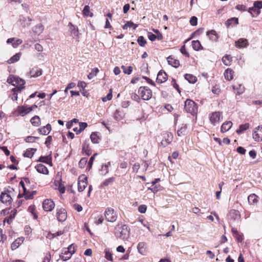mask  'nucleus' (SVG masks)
<instances>
[{
	"label": "nucleus",
	"mask_w": 262,
	"mask_h": 262,
	"mask_svg": "<svg viewBox=\"0 0 262 262\" xmlns=\"http://www.w3.org/2000/svg\"><path fill=\"white\" fill-rule=\"evenodd\" d=\"M82 13L83 15L85 16L92 17L93 15V13L90 12V8L88 5L84 7Z\"/></svg>",
	"instance_id": "a18cd8bd"
},
{
	"label": "nucleus",
	"mask_w": 262,
	"mask_h": 262,
	"mask_svg": "<svg viewBox=\"0 0 262 262\" xmlns=\"http://www.w3.org/2000/svg\"><path fill=\"white\" fill-rule=\"evenodd\" d=\"M104 216L106 221L110 222H115L118 217L116 212L111 207L106 209Z\"/></svg>",
	"instance_id": "39448f33"
},
{
	"label": "nucleus",
	"mask_w": 262,
	"mask_h": 262,
	"mask_svg": "<svg viewBox=\"0 0 262 262\" xmlns=\"http://www.w3.org/2000/svg\"><path fill=\"white\" fill-rule=\"evenodd\" d=\"M233 73L234 72L231 69H227L224 73V76L225 79L228 80H232L233 79Z\"/></svg>",
	"instance_id": "c756f323"
},
{
	"label": "nucleus",
	"mask_w": 262,
	"mask_h": 262,
	"mask_svg": "<svg viewBox=\"0 0 262 262\" xmlns=\"http://www.w3.org/2000/svg\"><path fill=\"white\" fill-rule=\"evenodd\" d=\"M151 184L152 185L151 187H149L148 189L155 193L160 189L161 186L160 185H156V182H152Z\"/></svg>",
	"instance_id": "79ce46f5"
},
{
	"label": "nucleus",
	"mask_w": 262,
	"mask_h": 262,
	"mask_svg": "<svg viewBox=\"0 0 262 262\" xmlns=\"http://www.w3.org/2000/svg\"><path fill=\"white\" fill-rule=\"evenodd\" d=\"M51 130V126L50 124H48L46 126L38 129L39 132L43 135H47L49 134Z\"/></svg>",
	"instance_id": "a878e982"
},
{
	"label": "nucleus",
	"mask_w": 262,
	"mask_h": 262,
	"mask_svg": "<svg viewBox=\"0 0 262 262\" xmlns=\"http://www.w3.org/2000/svg\"><path fill=\"white\" fill-rule=\"evenodd\" d=\"M138 93L141 98L144 100H148L152 97L151 90L146 86H141L138 90Z\"/></svg>",
	"instance_id": "20e7f679"
},
{
	"label": "nucleus",
	"mask_w": 262,
	"mask_h": 262,
	"mask_svg": "<svg viewBox=\"0 0 262 262\" xmlns=\"http://www.w3.org/2000/svg\"><path fill=\"white\" fill-rule=\"evenodd\" d=\"M184 78L190 83H194L197 80L195 76L189 74H185Z\"/></svg>",
	"instance_id": "7c9ffc66"
},
{
	"label": "nucleus",
	"mask_w": 262,
	"mask_h": 262,
	"mask_svg": "<svg viewBox=\"0 0 262 262\" xmlns=\"http://www.w3.org/2000/svg\"><path fill=\"white\" fill-rule=\"evenodd\" d=\"M20 91V88H14L12 89L13 93L10 95L12 100L16 101L17 100L18 92Z\"/></svg>",
	"instance_id": "c9c22d12"
},
{
	"label": "nucleus",
	"mask_w": 262,
	"mask_h": 262,
	"mask_svg": "<svg viewBox=\"0 0 262 262\" xmlns=\"http://www.w3.org/2000/svg\"><path fill=\"white\" fill-rule=\"evenodd\" d=\"M31 20L32 19L29 17L26 18L21 16H20L19 22L23 27L25 28L30 26Z\"/></svg>",
	"instance_id": "f3484780"
},
{
	"label": "nucleus",
	"mask_w": 262,
	"mask_h": 262,
	"mask_svg": "<svg viewBox=\"0 0 262 262\" xmlns=\"http://www.w3.org/2000/svg\"><path fill=\"white\" fill-rule=\"evenodd\" d=\"M87 162H88V158H81L78 163L79 167L81 169L85 167Z\"/></svg>",
	"instance_id": "4d7b16f0"
},
{
	"label": "nucleus",
	"mask_w": 262,
	"mask_h": 262,
	"mask_svg": "<svg viewBox=\"0 0 262 262\" xmlns=\"http://www.w3.org/2000/svg\"><path fill=\"white\" fill-rule=\"evenodd\" d=\"M238 88H237V85H233V89L235 91H236V93L238 94H242L244 91V86L239 84Z\"/></svg>",
	"instance_id": "603ef678"
},
{
	"label": "nucleus",
	"mask_w": 262,
	"mask_h": 262,
	"mask_svg": "<svg viewBox=\"0 0 262 262\" xmlns=\"http://www.w3.org/2000/svg\"><path fill=\"white\" fill-rule=\"evenodd\" d=\"M253 138L257 142L262 141V125L255 128L253 133Z\"/></svg>",
	"instance_id": "9d476101"
},
{
	"label": "nucleus",
	"mask_w": 262,
	"mask_h": 262,
	"mask_svg": "<svg viewBox=\"0 0 262 262\" xmlns=\"http://www.w3.org/2000/svg\"><path fill=\"white\" fill-rule=\"evenodd\" d=\"M112 98V90L110 89L109 93L107 94L106 96L103 97L102 98V100L103 102H106L107 101L111 100Z\"/></svg>",
	"instance_id": "680f3d73"
},
{
	"label": "nucleus",
	"mask_w": 262,
	"mask_h": 262,
	"mask_svg": "<svg viewBox=\"0 0 262 262\" xmlns=\"http://www.w3.org/2000/svg\"><path fill=\"white\" fill-rule=\"evenodd\" d=\"M154 32L157 34L156 35L157 37V39L159 40H161L163 39V36L158 29H153Z\"/></svg>",
	"instance_id": "338daca9"
},
{
	"label": "nucleus",
	"mask_w": 262,
	"mask_h": 262,
	"mask_svg": "<svg viewBox=\"0 0 262 262\" xmlns=\"http://www.w3.org/2000/svg\"><path fill=\"white\" fill-rule=\"evenodd\" d=\"M87 178L80 177L78 183V190L79 192L83 191L87 186Z\"/></svg>",
	"instance_id": "9b49d317"
},
{
	"label": "nucleus",
	"mask_w": 262,
	"mask_h": 262,
	"mask_svg": "<svg viewBox=\"0 0 262 262\" xmlns=\"http://www.w3.org/2000/svg\"><path fill=\"white\" fill-rule=\"evenodd\" d=\"M105 252V258L108 260L112 261L113 260L112 253L111 252L110 249L106 248L104 250Z\"/></svg>",
	"instance_id": "09e8293b"
},
{
	"label": "nucleus",
	"mask_w": 262,
	"mask_h": 262,
	"mask_svg": "<svg viewBox=\"0 0 262 262\" xmlns=\"http://www.w3.org/2000/svg\"><path fill=\"white\" fill-rule=\"evenodd\" d=\"M18 198H21L24 196L26 200L32 199H33V194H31L29 191H26V192H24L23 194H19L18 195Z\"/></svg>",
	"instance_id": "8fccbe9b"
},
{
	"label": "nucleus",
	"mask_w": 262,
	"mask_h": 262,
	"mask_svg": "<svg viewBox=\"0 0 262 262\" xmlns=\"http://www.w3.org/2000/svg\"><path fill=\"white\" fill-rule=\"evenodd\" d=\"M167 62L169 64L175 68H178L180 65L179 61L177 59H174L172 56H169L167 57Z\"/></svg>",
	"instance_id": "4be33fe9"
},
{
	"label": "nucleus",
	"mask_w": 262,
	"mask_h": 262,
	"mask_svg": "<svg viewBox=\"0 0 262 262\" xmlns=\"http://www.w3.org/2000/svg\"><path fill=\"white\" fill-rule=\"evenodd\" d=\"M72 255V254L71 252L68 250L66 248H64L62 250L61 254L60 255V257L62 260L67 261L71 258Z\"/></svg>",
	"instance_id": "dca6fc26"
},
{
	"label": "nucleus",
	"mask_w": 262,
	"mask_h": 262,
	"mask_svg": "<svg viewBox=\"0 0 262 262\" xmlns=\"http://www.w3.org/2000/svg\"><path fill=\"white\" fill-rule=\"evenodd\" d=\"M228 218L230 224H233L234 222L238 223L239 222L241 215L238 211L233 209L229 212Z\"/></svg>",
	"instance_id": "423d86ee"
},
{
	"label": "nucleus",
	"mask_w": 262,
	"mask_h": 262,
	"mask_svg": "<svg viewBox=\"0 0 262 262\" xmlns=\"http://www.w3.org/2000/svg\"><path fill=\"white\" fill-rule=\"evenodd\" d=\"M253 6L255 8L256 11V13L255 14L256 16H258L260 13V9L262 8V1H257L254 2Z\"/></svg>",
	"instance_id": "473e14b6"
},
{
	"label": "nucleus",
	"mask_w": 262,
	"mask_h": 262,
	"mask_svg": "<svg viewBox=\"0 0 262 262\" xmlns=\"http://www.w3.org/2000/svg\"><path fill=\"white\" fill-rule=\"evenodd\" d=\"M168 76L167 74L164 71L161 70L159 72L157 75L156 81L158 83H162L165 82Z\"/></svg>",
	"instance_id": "4468645a"
},
{
	"label": "nucleus",
	"mask_w": 262,
	"mask_h": 262,
	"mask_svg": "<svg viewBox=\"0 0 262 262\" xmlns=\"http://www.w3.org/2000/svg\"><path fill=\"white\" fill-rule=\"evenodd\" d=\"M31 111L32 107H27L26 106H23L18 108V112L21 116H24Z\"/></svg>",
	"instance_id": "aec40b11"
},
{
	"label": "nucleus",
	"mask_w": 262,
	"mask_h": 262,
	"mask_svg": "<svg viewBox=\"0 0 262 262\" xmlns=\"http://www.w3.org/2000/svg\"><path fill=\"white\" fill-rule=\"evenodd\" d=\"M173 139L172 134L171 133H166L163 134V139L161 142V144L164 147H166L170 144Z\"/></svg>",
	"instance_id": "1a4fd4ad"
},
{
	"label": "nucleus",
	"mask_w": 262,
	"mask_h": 262,
	"mask_svg": "<svg viewBox=\"0 0 262 262\" xmlns=\"http://www.w3.org/2000/svg\"><path fill=\"white\" fill-rule=\"evenodd\" d=\"M24 241V238L23 237H21L16 239L11 244L12 249L13 250L17 249L19 246V245H20L23 243Z\"/></svg>",
	"instance_id": "393cba45"
},
{
	"label": "nucleus",
	"mask_w": 262,
	"mask_h": 262,
	"mask_svg": "<svg viewBox=\"0 0 262 262\" xmlns=\"http://www.w3.org/2000/svg\"><path fill=\"white\" fill-rule=\"evenodd\" d=\"M43 30V27L41 24H38L33 28V31L34 33L39 34Z\"/></svg>",
	"instance_id": "de8ad7c7"
},
{
	"label": "nucleus",
	"mask_w": 262,
	"mask_h": 262,
	"mask_svg": "<svg viewBox=\"0 0 262 262\" xmlns=\"http://www.w3.org/2000/svg\"><path fill=\"white\" fill-rule=\"evenodd\" d=\"M184 109L187 112L194 115L197 113L198 106L193 101L187 99L185 102Z\"/></svg>",
	"instance_id": "7ed1b4c3"
},
{
	"label": "nucleus",
	"mask_w": 262,
	"mask_h": 262,
	"mask_svg": "<svg viewBox=\"0 0 262 262\" xmlns=\"http://www.w3.org/2000/svg\"><path fill=\"white\" fill-rule=\"evenodd\" d=\"M114 181V178L111 177L108 179L105 180L102 183L101 186L103 187L108 186L110 184L113 183Z\"/></svg>",
	"instance_id": "13d9d810"
},
{
	"label": "nucleus",
	"mask_w": 262,
	"mask_h": 262,
	"mask_svg": "<svg viewBox=\"0 0 262 262\" xmlns=\"http://www.w3.org/2000/svg\"><path fill=\"white\" fill-rule=\"evenodd\" d=\"M21 56L20 53H18L13 55L12 57H11L8 61L7 62L9 64L13 63L15 62H17L20 59Z\"/></svg>",
	"instance_id": "2f4dec72"
},
{
	"label": "nucleus",
	"mask_w": 262,
	"mask_h": 262,
	"mask_svg": "<svg viewBox=\"0 0 262 262\" xmlns=\"http://www.w3.org/2000/svg\"><path fill=\"white\" fill-rule=\"evenodd\" d=\"M7 82L15 86V88H20V91L24 89V85L26 83L24 79L14 76L9 77L7 79Z\"/></svg>",
	"instance_id": "f03ea898"
},
{
	"label": "nucleus",
	"mask_w": 262,
	"mask_h": 262,
	"mask_svg": "<svg viewBox=\"0 0 262 262\" xmlns=\"http://www.w3.org/2000/svg\"><path fill=\"white\" fill-rule=\"evenodd\" d=\"M128 27H133V29L135 30L138 27V25L135 24L133 22L131 21H128L124 24L122 28L123 29L125 30L127 29Z\"/></svg>",
	"instance_id": "49530a36"
},
{
	"label": "nucleus",
	"mask_w": 262,
	"mask_h": 262,
	"mask_svg": "<svg viewBox=\"0 0 262 262\" xmlns=\"http://www.w3.org/2000/svg\"><path fill=\"white\" fill-rule=\"evenodd\" d=\"M16 212L17 210L16 209L12 210L8 218L5 220V222L6 221L8 224H10L12 222V220L15 217Z\"/></svg>",
	"instance_id": "c03bdc74"
},
{
	"label": "nucleus",
	"mask_w": 262,
	"mask_h": 262,
	"mask_svg": "<svg viewBox=\"0 0 262 262\" xmlns=\"http://www.w3.org/2000/svg\"><path fill=\"white\" fill-rule=\"evenodd\" d=\"M36 151V149L35 148H30L27 149L26 152L24 154V156L27 158H32L34 154V152Z\"/></svg>",
	"instance_id": "ea45409f"
},
{
	"label": "nucleus",
	"mask_w": 262,
	"mask_h": 262,
	"mask_svg": "<svg viewBox=\"0 0 262 262\" xmlns=\"http://www.w3.org/2000/svg\"><path fill=\"white\" fill-rule=\"evenodd\" d=\"M42 74V70L38 67H34L29 73H27V75L30 78L37 77Z\"/></svg>",
	"instance_id": "ddd939ff"
},
{
	"label": "nucleus",
	"mask_w": 262,
	"mask_h": 262,
	"mask_svg": "<svg viewBox=\"0 0 262 262\" xmlns=\"http://www.w3.org/2000/svg\"><path fill=\"white\" fill-rule=\"evenodd\" d=\"M42 207L46 211H51L55 207V203L51 199H46L42 203Z\"/></svg>",
	"instance_id": "0eeeda50"
},
{
	"label": "nucleus",
	"mask_w": 262,
	"mask_h": 262,
	"mask_svg": "<svg viewBox=\"0 0 262 262\" xmlns=\"http://www.w3.org/2000/svg\"><path fill=\"white\" fill-rule=\"evenodd\" d=\"M207 35L208 36L209 39L212 41H217L219 38V36L214 30L208 31L207 32Z\"/></svg>",
	"instance_id": "6ab92c4d"
},
{
	"label": "nucleus",
	"mask_w": 262,
	"mask_h": 262,
	"mask_svg": "<svg viewBox=\"0 0 262 262\" xmlns=\"http://www.w3.org/2000/svg\"><path fill=\"white\" fill-rule=\"evenodd\" d=\"M82 151L83 153H84L88 156H89L91 154L89 146L86 142L83 143L82 145Z\"/></svg>",
	"instance_id": "37998d69"
},
{
	"label": "nucleus",
	"mask_w": 262,
	"mask_h": 262,
	"mask_svg": "<svg viewBox=\"0 0 262 262\" xmlns=\"http://www.w3.org/2000/svg\"><path fill=\"white\" fill-rule=\"evenodd\" d=\"M88 126V124L86 122H80L79 123V128L77 132V134H80L82 131H83Z\"/></svg>",
	"instance_id": "bf43d9fd"
},
{
	"label": "nucleus",
	"mask_w": 262,
	"mask_h": 262,
	"mask_svg": "<svg viewBox=\"0 0 262 262\" xmlns=\"http://www.w3.org/2000/svg\"><path fill=\"white\" fill-rule=\"evenodd\" d=\"M99 72V70L97 68H94L92 70V72L89 73L88 75V77L89 79H91L94 77V76H96L97 74Z\"/></svg>",
	"instance_id": "6e6d98bb"
},
{
	"label": "nucleus",
	"mask_w": 262,
	"mask_h": 262,
	"mask_svg": "<svg viewBox=\"0 0 262 262\" xmlns=\"http://www.w3.org/2000/svg\"><path fill=\"white\" fill-rule=\"evenodd\" d=\"M221 118V113L219 112H215L211 113L209 117V119L211 123L215 125L217 123H219Z\"/></svg>",
	"instance_id": "f8f14e48"
},
{
	"label": "nucleus",
	"mask_w": 262,
	"mask_h": 262,
	"mask_svg": "<svg viewBox=\"0 0 262 262\" xmlns=\"http://www.w3.org/2000/svg\"><path fill=\"white\" fill-rule=\"evenodd\" d=\"M30 122L34 126H38L40 124V119L38 116H35L32 117L30 120Z\"/></svg>",
	"instance_id": "f704fd0d"
},
{
	"label": "nucleus",
	"mask_w": 262,
	"mask_h": 262,
	"mask_svg": "<svg viewBox=\"0 0 262 262\" xmlns=\"http://www.w3.org/2000/svg\"><path fill=\"white\" fill-rule=\"evenodd\" d=\"M56 217L59 222H63L67 218V213L64 208H60L57 209Z\"/></svg>",
	"instance_id": "6e6552de"
},
{
	"label": "nucleus",
	"mask_w": 262,
	"mask_h": 262,
	"mask_svg": "<svg viewBox=\"0 0 262 262\" xmlns=\"http://www.w3.org/2000/svg\"><path fill=\"white\" fill-rule=\"evenodd\" d=\"M38 161L52 165L51 157L50 156H41Z\"/></svg>",
	"instance_id": "cd10ccee"
},
{
	"label": "nucleus",
	"mask_w": 262,
	"mask_h": 262,
	"mask_svg": "<svg viewBox=\"0 0 262 262\" xmlns=\"http://www.w3.org/2000/svg\"><path fill=\"white\" fill-rule=\"evenodd\" d=\"M116 236L123 240L128 238L129 235V228L126 225L118 224L116 227Z\"/></svg>",
	"instance_id": "f257e3e1"
},
{
	"label": "nucleus",
	"mask_w": 262,
	"mask_h": 262,
	"mask_svg": "<svg viewBox=\"0 0 262 262\" xmlns=\"http://www.w3.org/2000/svg\"><path fill=\"white\" fill-rule=\"evenodd\" d=\"M97 155V154H94L90 159L89 160V161L88 162V167H89V169L90 170L92 167V165H93V161L95 159V157Z\"/></svg>",
	"instance_id": "69168bd1"
},
{
	"label": "nucleus",
	"mask_w": 262,
	"mask_h": 262,
	"mask_svg": "<svg viewBox=\"0 0 262 262\" xmlns=\"http://www.w3.org/2000/svg\"><path fill=\"white\" fill-rule=\"evenodd\" d=\"M39 139L38 137H35L33 136H28L25 138V141L26 142L33 143L36 140Z\"/></svg>",
	"instance_id": "e2e57ef3"
},
{
	"label": "nucleus",
	"mask_w": 262,
	"mask_h": 262,
	"mask_svg": "<svg viewBox=\"0 0 262 262\" xmlns=\"http://www.w3.org/2000/svg\"><path fill=\"white\" fill-rule=\"evenodd\" d=\"M258 196L255 194H251L248 197V201L250 205H253L258 202Z\"/></svg>",
	"instance_id": "c85d7f7f"
},
{
	"label": "nucleus",
	"mask_w": 262,
	"mask_h": 262,
	"mask_svg": "<svg viewBox=\"0 0 262 262\" xmlns=\"http://www.w3.org/2000/svg\"><path fill=\"white\" fill-rule=\"evenodd\" d=\"M248 45V40L246 39L240 38L235 42V46L238 48H245Z\"/></svg>",
	"instance_id": "a211bd4d"
},
{
	"label": "nucleus",
	"mask_w": 262,
	"mask_h": 262,
	"mask_svg": "<svg viewBox=\"0 0 262 262\" xmlns=\"http://www.w3.org/2000/svg\"><path fill=\"white\" fill-rule=\"evenodd\" d=\"M35 169L39 173H43L45 174H47L49 173L48 168L46 166L42 164H37L35 166Z\"/></svg>",
	"instance_id": "412c9836"
},
{
	"label": "nucleus",
	"mask_w": 262,
	"mask_h": 262,
	"mask_svg": "<svg viewBox=\"0 0 262 262\" xmlns=\"http://www.w3.org/2000/svg\"><path fill=\"white\" fill-rule=\"evenodd\" d=\"M232 125V123L231 121H226L224 122L221 126V132L222 133H225L229 130Z\"/></svg>",
	"instance_id": "b1692460"
},
{
	"label": "nucleus",
	"mask_w": 262,
	"mask_h": 262,
	"mask_svg": "<svg viewBox=\"0 0 262 262\" xmlns=\"http://www.w3.org/2000/svg\"><path fill=\"white\" fill-rule=\"evenodd\" d=\"M1 201L6 204H9L12 201L11 196L6 192H2L0 196Z\"/></svg>",
	"instance_id": "2eb2a0df"
},
{
	"label": "nucleus",
	"mask_w": 262,
	"mask_h": 262,
	"mask_svg": "<svg viewBox=\"0 0 262 262\" xmlns=\"http://www.w3.org/2000/svg\"><path fill=\"white\" fill-rule=\"evenodd\" d=\"M249 127V123H245L244 124H241L239 126V128L236 130V132L238 134H240L242 133H243L245 130L248 129Z\"/></svg>",
	"instance_id": "e433bc0d"
},
{
	"label": "nucleus",
	"mask_w": 262,
	"mask_h": 262,
	"mask_svg": "<svg viewBox=\"0 0 262 262\" xmlns=\"http://www.w3.org/2000/svg\"><path fill=\"white\" fill-rule=\"evenodd\" d=\"M56 186L58 187V189L61 193L65 192V187L62 184L61 179L59 178V180H55L54 182Z\"/></svg>",
	"instance_id": "bb28decb"
},
{
	"label": "nucleus",
	"mask_w": 262,
	"mask_h": 262,
	"mask_svg": "<svg viewBox=\"0 0 262 262\" xmlns=\"http://www.w3.org/2000/svg\"><path fill=\"white\" fill-rule=\"evenodd\" d=\"M192 47L195 51H199L203 49L201 44L199 40H193L192 41Z\"/></svg>",
	"instance_id": "58836bf2"
},
{
	"label": "nucleus",
	"mask_w": 262,
	"mask_h": 262,
	"mask_svg": "<svg viewBox=\"0 0 262 262\" xmlns=\"http://www.w3.org/2000/svg\"><path fill=\"white\" fill-rule=\"evenodd\" d=\"M70 30L71 34L74 36L76 37L78 36V28L76 26L73 25L71 23H69Z\"/></svg>",
	"instance_id": "4c0bfd02"
},
{
	"label": "nucleus",
	"mask_w": 262,
	"mask_h": 262,
	"mask_svg": "<svg viewBox=\"0 0 262 262\" xmlns=\"http://www.w3.org/2000/svg\"><path fill=\"white\" fill-rule=\"evenodd\" d=\"M121 68L123 70L124 73L128 75L130 74L133 71V68L131 66L125 67L124 66H122Z\"/></svg>",
	"instance_id": "3c124183"
},
{
	"label": "nucleus",
	"mask_w": 262,
	"mask_h": 262,
	"mask_svg": "<svg viewBox=\"0 0 262 262\" xmlns=\"http://www.w3.org/2000/svg\"><path fill=\"white\" fill-rule=\"evenodd\" d=\"M119 113L120 111L117 110L114 113V117L117 120H120L122 119V116Z\"/></svg>",
	"instance_id": "774afa93"
},
{
	"label": "nucleus",
	"mask_w": 262,
	"mask_h": 262,
	"mask_svg": "<svg viewBox=\"0 0 262 262\" xmlns=\"http://www.w3.org/2000/svg\"><path fill=\"white\" fill-rule=\"evenodd\" d=\"M97 134L98 133L93 132L91 135L90 138L93 143H98L100 141V138Z\"/></svg>",
	"instance_id": "a19ab883"
},
{
	"label": "nucleus",
	"mask_w": 262,
	"mask_h": 262,
	"mask_svg": "<svg viewBox=\"0 0 262 262\" xmlns=\"http://www.w3.org/2000/svg\"><path fill=\"white\" fill-rule=\"evenodd\" d=\"M62 234H63V232L61 231H57L56 233H53V234L51 233H49V234H48L47 237L48 238H54V237H56L57 236L61 235Z\"/></svg>",
	"instance_id": "0e129e2a"
},
{
	"label": "nucleus",
	"mask_w": 262,
	"mask_h": 262,
	"mask_svg": "<svg viewBox=\"0 0 262 262\" xmlns=\"http://www.w3.org/2000/svg\"><path fill=\"white\" fill-rule=\"evenodd\" d=\"M146 243L144 242H140L137 246V249L140 253L142 255H144L146 252L145 247Z\"/></svg>",
	"instance_id": "72a5a7b5"
},
{
	"label": "nucleus",
	"mask_w": 262,
	"mask_h": 262,
	"mask_svg": "<svg viewBox=\"0 0 262 262\" xmlns=\"http://www.w3.org/2000/svg\"><path fill=\"white\" fill-rule=\"evenodd\" d=\"M137 42L139 43V45L141 47L145 46L146 43V41L142 36H140L138 38Z\"/></svg>",
	"instance_id": "052dcab7"
},
{
	"label": "nucleus",
	"mask_w": 262,
	"mask_h": 262,
	"mask_svg": "<svg viewBox=\"0 0 262 262\" xmlns=\"http://www.w3.org/2000/svg\"><path fill=\"white\" fill-rule=\"evenodd\" d=\"M231 60V57L229 55H225L222 58V61L226 66H228Z\"/></svg>",
	"instance_id": "5fc2aeb1"
},
{
	"label": "nucleus",
	"mask_w": 262,
	"mask_h": 262,
	"mask_svg": "<svg viewBox=\"0 0 262 262\" xmlns=\"http://www.w3.org/2000/svg\"><path fill=\"white\" fill-rule=\"evenodd\" d=\"M187 129L186 124H183V126L177 131L178 136H182L184 135Z\"/></svg>",
	"instance_id": "864d4df0"
},
{
	"label": "nucleus",
	"mask_w": 262,
	"mask_h": 262,
	"mask_svg": "<svg viewBox=\"0 0 262 262\" xmlns=\"http://www.w3.org/2000/svg\"><path fill=\"white\" fill-rule=\"evenodd\" d=\"M238 20L237 18L232 17L228 19L225 23V25L227 27H233L238 24Z\"/></svg>",
	"instance_id": "5701e85b"
}]
</instances>
